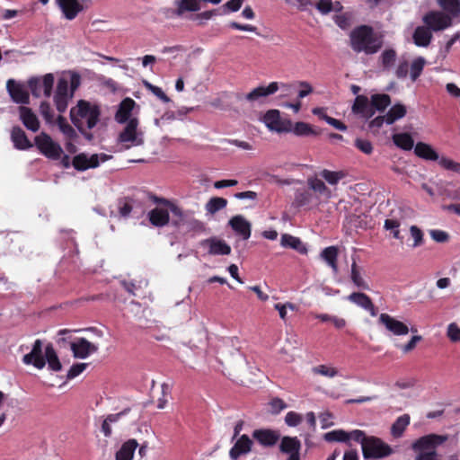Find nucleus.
Returning <instances> with one entry per match:
<instances>
[{
  "mask_svg": "<svg viewBox=\"0 0 460 460\" xmlns=\"http://www.w3.org/2000/svg\"><path fill=\"white\" fill-rule=\"evenodd\" d=\"M383 44V35L370 25L357 26L349 33V46L358 54L374 55L382 49Z\"/></svg>",
  "mask_w": 460,
  "mask_h": 460,
  "instance_id": "obj_1",
  "label": "nucleus"
},
{
  "mask_svg": "<svg viewBox=\"0 0 460 460\" xmlns=\"http://www.w3.org/2000/svg\"><path fill=\"white\" fill-rule=\"evenodd\" d=\"M100 115L101 111L97 105L84 100H80L77 105L70 110V118L73 124L89 141L93 139V136L86 129H92L97 125Z\"/></svg>",
  "mask_w": 460,
  "mask_h": 460,
  "instance_id": "obj_2",
  "label": "nucleus"
},
{
  "mask_svg": "<svg viewBox=\"0 0 460 460\" xmlns=\"http://www.w3.org/2000/svg\"><path fill=\"white\" fill-rule=\"evenodd\" d=\"M81 84V77L77 74H72L70 78L61 77L58 81L57 89L54 94V102L57 110L63 113L68 106L75 91Z\"/></svg>",
  "mask_w": 460,
  "mask_h": 460,
  "instance_id": "obj_3",
  "label": "nucleus"
},
{
  "mask_svg": "<svg viewBox=\"0 0 460 460\" xmlns=\"http://www.w3.org/2000/svg\"><path fill=\"white\" fill-rule=\"evenodd\" d=\"M125 124L126 126L118 137V141L125 144V149L142 146L145 142L144 132L138 128V119L132 118Z\"/></svg>",
  "mask_w": 460,
  "mask_h": 460,
  "instance_id": "obj_4",
  "label": "nucleus"
},
{
  "mask_svg": "<svg viewBox=\"0 0 460 460\" xmlns=\"http://www.w3.org/2000/svg\"><path fill=\"white\" fill-rule=\"evenodd\" d=\"M362 453L365 459H379L392 455L393 449L380 438L368 437L363 445Z\"/></svg>",
  "mask_w": 460,
  "mask_h": 460,
  "instance_id": "obj_5",
  "label": "nucleus"
},
{
  "mask_svg": "<svg viewBox=\"0 0 460 460\" xmlns=\"http://www.w3.org/2000/svg\"><path fill=\"white\" fill-rule=\"evenodd\" d=\"M34 143L39 151L49 159L58 160L63 153L60 145L55 142L50 136L45 132H41L36 136Z\"/></svg>",
  "mask_w": 460,
  "mask_h": 460,
  "instance_id": "obj_6",
  "label": "nucleus"
},
{
  "mask_svg": "<svg viewBox=\"0 0 460 460\" xmlns=\"http://www.w3.org/2000/svg\"><path fill=\"white\" fill-rule=\"evenodd\" d=\"M154 200L155 203L163 205L170 210V212L172 215V224L175 227L183 226L186 224V221H188V219L190 217V216L194 215L193 211L183 210L175 203L164 198L155 197Z\"/></svg>",
  "mask_w": 460,
  "mask_h": 460,
  "instance_id": "obj_7",
  "label": "nucleus"
},
{
  "mask_svg": "<svg viewBox=\"0 0 460 460\" xmlns=\"http://www.w3.org/2000/svg\"><path fill=\"white\" fill-rule=\"evenodd\" d=\"M54 84V75L52 74H46L42 77H32L28 81V85L31 94L35 97L44 95L50 97Z\"/></svg>",
  "mask_w": 460,
  "mask_h": 460,
  "instance_id": "obj_8",
  "label": "nucleus"
},
{
  "mask_svg": "<svg viewBox=\"0 0 460 460\" xmlns=\"http://www.w3.org/2000/svg\"><path fill=\"white\" fill-rule=\"evenodd\" d=\"M422 22L432 31H441L453 25L449 15L442 11H429L423 17Z\"/></svg>",
  "mask_w": 460,
  "mask_h": 460,
  "instance_id": "obj_9",
  "label": "nucleus"
},
{
  "mask_svg": "<svg viewBox=\"0 0 460 460\" xmlns=\"http://www.w3.org/2000/svg\"><path fill=\"white\" fill-rule=\"evenodd\" d=\"M292 85L286 83L271 82L268 86H258L245 95V100L254 102L261 98L274 94L279 90L289 91Z\"/></svg>",
  "mask_w": 460,
  "mask_h": 460,
  "instance_id": "obj_10",
  "label": "nucleus"
},
{
  "mask_svg": "<svg viewBox=\"0 0 460 460\" xmlns=\"http://www.w3.org/2000/svg\"><path fill=\"white\" fill-rule=\"evenodd\" d=\"M262 121L270 131L289 133L290 119H281L280 112L278 110L268 111L263 116Z\"/></svg>",
  "mask_w": 460,
  "mask_h": 460,
  "instance_id": "obj_11",
  "label": "nucleus"
},
{
  "mask_svg": "<svg viewBox=\"0 0 460 460\" xmlns=\"http://www.w3.org/2000/svg\"><path fill=\"white\" fill-rule=\"evenodd\" d=\"M111 157V155H108L106 154H94L92 155H88L84 153H81L74 157L73 166L77 171H85L90 168L98 167L101 163L106 162Z\"/></svg>",
  "mask_w": 460,
  "mask_h": 460,
  "instance_id": "obj_12",
  "label": "nucleus"
},
{
  "mask_svg": "<svg viewBox=\"0 0 460 460\" xmlns=\"http://www.w3.org/2000/svg\"><path fill=\"white\" fill-rule=\"evenodd\" d=\"M301 441L297 437L284 436L280 439L279 451L288 456L287 460H301Z\"/></svg>",
  "mask_w": 460,
  "mask_h": 460,
  "instance_id": "obj_13",
  "label": "nucleus"
},
{
  "mask_svg": "<svg viewBox=\"0 0 460 460\" xmlns=\"http://www.w3.org/2000/svg\"><path fill=\"white\" fill-rule=\"evenodd\" d=\"M117 207L119 217L123 218H128L132 213L137 214V217L144 214L141 202L129 197L119 199Z\"/></svg>",
  "mask_w": 460,
  "mask_h": 460,
  "instance_id": "obj_14",
  "label": "nucleus"
},
{
  "mask_svg": "<svg viewBox=\"0 0 460 460\" xmlns=\"http://www.w3.org/2000/svg\"><path fill=\"white\" fill-rule=\"evenodd\" d=\"M199 245L208 249L210 255H229L231 253L230 245L224 240L213 236L199 242Z\"/></svg>",
  "mask_w": 460,
  "mask_h": 460,
  "instance_id": "obj_15",
  "label": "nucleus"
},
{
  "mask_svg": "<svg viewBox=\"0 0 460 460\" xmlns=\"http://www.w3.org/2000/svg\"><path fill=\"white\" fill-rule=\"evenodd\" d=\"M42 341L36 340L33 343L31 351L25 354L22 358V362L25 365H32L38 369H42L46 365L45 354L42 352Z\"/></svg>",
  "mask_w": 460,
  "mask_h": 460,
  "instance_id": "obj_16",
  "label": "nucleus"
},
{
  "mask_svg": "<svg viewBox=\"0 0 460 460\" xmlns=\"http://www.w3.org/2000/svg\"><path fill=\"white\" fill-rule=\"evenodd\" d=\"M252 438L264 447H274L280 439V433L277 429H258L252 432Z\"/></svg>",
  "mask_w": 460,
  "mask_h": 460,
  "instance_id": "obj_17",
  "label": "nucleus"
},
{
  "mask_svg": "<svg viewBox=\"0 0 460 460\" xmlns=\"http://www.w3.org/2000/svg\"><path fill=\"white\" fill-rule=\"evenodd\" d=\"M70 349L73 352V356L76 358H86L99 349L97 345L90 342L85 338H79L75 341L71 342Z\"/></svg>",
  "mask_w": 460,
  "mask_h": 460,
  "instance_id": "obj_18",
  "label": "nucleus"
},
{
  "mask_svg": "<svg viewBox=\"0 0 460 460\" xmlns=\"http://www.w3.org/2000/svg\"><path fill=\"white\" fill-rule=\"evenodd\" d=\"M379 323L394 335H406L409 332V328L406 324L396 320L388 314H381L379 316Z\"/></svg>",
  "mask_w": 460,
  "mask_h": 460,
  "instance_id": "obj_19",
  "label": "nucleus"
},
{
  "mask_svg": "<svg viewBox=\"0 0 460 460\" xmlns=\"http://www.w3.org/2000/svg\"><path fill=\"white\" fill-rule=\"evenodd\" d=\"M347 299L358 307L368 312L371 316L375 317L377 315V309L375 306L372 299L367 294L362 292H353L347 297Z\"/></svg>",
  "mask_w": 460,
  "mask_h": 460,
  "instance_id": "obj_20",
  "label": "nucleus"
},
{
  "mask_svg": "<svg viewBox=\"0 0 460 460\" xmlns=\"http://www.w3.org/2000/svg\"><path fill=\"white\" fill-rule=\"evenodd\" d=\"M234 233L243 240H248L252 233L251 223L242 215L234 216L228 222Z\"/></svg>",
  "mask_w": 460,
  "mask_h": 460,
  "instance_id": "obj_21",
  "label": "nucleus"
},
{
  "mask_svg": "<svg viewBox=\"0 0 460 460\" xmlns=\"http://www.w3.org/2000/svg\"><path fill=\"white\" fill-rule=\"evenodd\" d=\"M252 440L245 434L239 437L234 445L229 451V456L232 460H237L241 456L251 452Z\"/></svg>",
  "mask_w": 460,
  "mask_h": 460,
  "instance_id": "obj_22",
  "label": "nucleus"
},
{
  "mask_svg": "<svg viewBox=\"0 0 460 460\" xmlns=\"http://www.w3.org/2000/svg\"><path fill=\"white\" fill-rule=\"evenodd\" d=\"M7 91L16 103H29V93L23 85L17 84L14 80L9 79L6 84Z\"/></svg>",
  "mask_w": 460,
  "mask_h": 460,
  "instance_id": "obj_23",
  "label": "nucleus"
},
{
  "mask_svg": "<svg viewBox=\"0 0 460 460\" xmlns=\"http://www.w3.org/2000/svg\"><path fill=\"white\" fill-rule=\"evenodd\" d=\"M352 112L362 118L369 119L375 114L372 109L371 102L366 95H358L352 105Z\"/></svg>",
  "mask_w": 460,
  "mask_h": 460,
  "instance_id": "obj_24",
  "label": "nucleus"
},
{
  "mask_svg": "<svg viewBox=\"0 0 460 460\" xmlns=\"http://www.w3.org/2000/svg\"><path fill=\"white\" fill-rule=\"evenodd\" d=\"M136 105V102L131 98H125L119 104L118 110L115 113V120L119 124L127 123L133 117L132 111Z\"/></svg>",
  "mask_w": 460,
  "mask_h": 460,
  "instance_id": "obj_25",
  "label": "nucleus"
},
{
  "mask_svg": "<svg viewBox=\"0 0 460 460\" xmlns=\"http://www.w3.org/2000/svg\"><path fill=\"white\" fill-rule=\"evenodd\" d=\"M11 140L13 146L18 150H28L32 147V144L28 139L25 132L19 126L12 128Z\"/></svg>",
  "mask_w": 460,
  "mask_h": 460,
  "instance_id": "obj_26",
  "label": "nucleus"
},
{
  "mask_svg": "<svg viewBox=\"0 0 460 460\" xmlns=\"http://www.w3.org/2000/svg\"><path fill=\"white\" fill-rule=\"evenodd\" d=\"M432 38V31L427 25L418 26L412 34L413 43L416 46L422 48L428 47L430 44Z\"/></svg>",
  "mask_w": 460,
  "mask_h": 460,
  "instance_id": "obj_27",
  "label": "nucleus"
},
{
  "mask_svg": "<svg viewBox=\"0 0 460 460\" xmlns=\"http://www.w3.org/2000/svg\"><path fill=\"white\" fill-rule=\"evenodd\" d=\"M58 5L67 20H74L83 11L78 0H58Z\"/></svg>",
  "mask_w": 460,
  "mask_h": 460,
  "instance_id": "obj_28",
  "label": "nucleus"
},
{
  "mask_svg": "<svg viewBox=\"0 0 460 460\" xmlns=\"http://www.w3.org/2000/svg\"><path fill=\"white\" fill-rule=\"evenodd\" d=\"M169 211L167 208H155L148 212L149 222L156 227H163L168 225L170 221Z\"/></svg>",
  "mask_w": 460,
  "mask_h": 460,
  "instance_id": "obj_29",
  "label": "nucleus"
},
{
  "mask_svg": "<svg viewBox=\"0 0 460 460\" xmlns=\"http://www.w3.org/2000/svg\"><path fill=\"white\" fill-rule=\"evenodd\" d=\"M20 119L23 125L32 132H37L40 128V122L32 111L25 106L19 107Z\"/></svg>",
  "mask_w": 460,
  "mask_h": 460,
  "instance_id": "obj_30",
  "label": "nucleus"
},
{
  "mask_svg": "<svg viewBox=\"0 0 460 460\" xmlns=\"http://www.w3.org/2000/svg\"><path fill=\"white\" fill-rule=\"evenodd\" d=\"M138 447V443L136 439L131 438L124 442L121 447L117 451L115 459L116 460H132L135 450Z\"/></svg>",
  "mask_w": 460,
  "mask_h": 460,
  "instance_id": "obj_31",
  "label": "nucleus"
},
{
  "mask_svg": "<svg viewBox=\"0 0 460 460\" xmlns=\"http://www.w3.org/2000/svg\"><path fill=\"white\" fill-rule=\"evenodd\" d=\"M438 4L451 21L460 16V0H437Z\"/></svg>",
  "mask_w": 460,
  "mask_h": 460,
  "instance_id": "obj_32",
  "label": "nucleus"
},
{
  "mask_svg": "<svg viewBox=\"0 0 460 460\" xmlns=\"http://www.w3.org/2000/svg\"><path fill=\"white\" fill-rule=\"evenodd\" d=\"M280 243L283 247L291 248L301 254L307 253L306 246L302 243L300 238L293 236L288 234H284L281 235Z\"/></svg>",
  "mask_w": 460,
  "mask_h": 460,
  "instance_id": "obj_33",
  "label": "nucleus"
},
{
  "mask_svg": "<svg viewBox=\"0 0 460 460\" xmlns=\"http://www.w3.org/2000/svg\"><path fill=\"white\" fill-rule=\"evenodd\" d=\"M414 153L417 156L428 161H437L439 158L436 150L431 146L423 142L416 144Z\"/></svg>",
  "mask_w": 460,
  "mask_h": 460,
  "instance_id": "obj_34",
  "label": "nucleus"
},
{
  "mask_svg": "<svg viewBox=\"0 0 460 460\" xmlns=\"http://www.w3.org/2000/svg\"><path fill=\"white\" fill-rule=\"evenodd\" d=\"M297 137L317 136L319 132L315 130L310 124L303 121L293 123L290 120V130Z\"/></svg>",
  "mask_w": 460,
  "mask_h": 460,
  "instance_id": "obj_35",
  "label": "nucleus"
},
{
  "mask_svg": "<svg viewBox=\"0 0 460 460\" xmlns=\"http://www.w3.org/2000/svg\"><path fill=\"white\" fill-rule=\"evenodd\" d=\"M307 185L310 190L325 199H330L332 197L331 190L326 186L323 181L317 177H309L307 179Z\"/></svg>",
  "mask_w": 460,
  "mask_h": 460,
  "instance_id": "obj_36",
  "label": "nucleus"
},
{
  "mask_svg": "<svg viewBox=\"0 0 460 460\" xmlns=\"http://www.w3.org/2000/svg\"><path fill=\"white\" fill-rule=\"evenodd\" d=\"M320 256L332 268L334 273L338 272V248L336 246L324 248Z\"/></svg>",
  "mask_w": 460,
  "mask_h": 460,
  "instance_id": "obj_37",
  "label": "nucleus"
},
{
  "mask_svg": "<svg viewBox=\"0 0 460 460\" xmlns=\"http://www.w3.org/2000/svg\"><path fill=\"white\" fill-rule=\"evenodd\" d=\"M45 359L50 370L58 372L62 369V365L52 344H49L45 348Z\"/></svg>",
  "mask_w": 460,
  "mask_h": 460,
  "instance_id": "obj_38",
  "label": "nucleus"
},
{
  "mask_svg": "<svg viewBox=\"0 0 460 460\" xmlns=\"http://www.w3.org/2000/svg\"><path fill=\"white\" fill-rule=\"evenodd\" d=\"M410 415L403 414L398 417L391 427V434L394 438H399L410 424Z\"/></svg>",
  "mask_w": 460,
  "mask_h": 460,
  "instance_id": "obj_39",
  "label": "nucleus"
},
{
  "mask_svg": "<svg viewBox=\"0 0 460 460\" xmlns=\"http://www.w3.org/2000/svg\"><path fill=\"white\" fill-rule=\"evenodd\" d=\"M397 58L396 51L394 49H385L379 56V62L384 70H391L394 66Z\"/></svg>",
  "mask_w": 460,
  "mask_h": 460,
  "instance_id": "obj_40",
  "label": "nucleus"
},
{
  "mask_svg": "<svg viewBox=\"0 0 460 460\" xmlns=\"http://www.w3.org/2000/svg\"><path fill=\"white\" fill-rule=\"evenodd\" d=\"M371 106L372 109L376 111H384L390 104L391 98L388 94L381 93V94H373L371 96Z\"/></svg>",
  "mask_w": 460,
  "mask_h": 460,
  "instance_id": "obj_41",
  "label": "nucleus"
},
{
  "mask_svg": "<svg viewBox=\"0 0 460 460\" xmlns=\"http://www.w3.org/2000/svg\"><path fill=\"white\" fill-rule=\"evenodd\" d=\"M406 115V107L401 103L394 104L386 113V124L391 125Z\"/></svg>",
  "mask_w": 460,
  "mask_h": 460,
  "instance_id": "obj_42",
  "label": "nucleus"
},
{
  "mask_svg": "<svg viewBox=\"0 0 460 460\" xmlns=\"http://www.w3.org/2000/svg\"><path fill=\"white\" fill-rule=\"evenodd\" d=\"M394 143L400 148L409 151L414 146L411 136L408 133H398L393 136Z\"/></svg>",
  "mask_w": 460,
  "mask_h": 460,
  "instance_id": "obj_43",
  "label": "nucleus"
},
{
  "mask_svg": "<svg viewBox=\"0 0 460 460\" xmlns=\"http://www.w3.org/2000/svg\"><path fill=\"white\" fill-rule=\"evenodd\" d=\"M350 279L353 284L359 289L369 290V285L361 276V273L355 261L351 264Z\"/></svg>",
  "mask_w": 460,
  "mask_h": 460,
  "instance_id": "obj_44",
  "label": "nucleus"
},
{
  "mask_svg": "<svg viewBox=\"0 0 460 460\" xmlns=\"http://www.w3.org/2000/svg\"><path fill=\"white\" fill-rule=\"evenodd\" d=\"M202 0H180L176 11L177 15H181L184 12H198L200 10V2Z\"/></svg>",
  "mask_w": 460,
  "mask_h": 460,
  "instance_id": "obj_45",
  "label": "nucleus"
},
{
  "mask_svg": "<svg viewBox=\"0 0 460 460\" xmlns=\"http://www.w3.org/2000/svg\"><path fill=\"white\" fill-rule=\"evenodd\" d=\"M226 205L227 200L225 198L213 197L206 203L205 208L208 214L214 215L225 208Z\"/></svg>",
  "mask_w": 460,
  "mask_h": 460,
  "instance_id": "obj_46",
  "label": "nucleus"
},
{
  "mask_svg": "<svg viewBox=\"0 0 460 460\" xmlns=\"http://www.w3.org/2000/svg\"><path fill=\"white\" fill-rule=\"evenodd\" d=\"M425 65L426 59L423 57H418L411 62L410 66V77L412 82H415L420 77Z\"/></svg>",
  "mask_w": 460,
  "mask_h": 460,
  "instance_id": "obj_47",
  "label": "nucleus"
},
{
  "mask_svg": "<svg viewBox=\"0 0 460 460\" xmlns=\"http://www.w3.org/2000/svg\"><path fill=\"white\" fill-rule=\"evenodd\" d=\"M57 124L58 126L59 130L64 134L66 139L74 140L77 137V134L74 128L68 124V122L63 116L59 115L58 117Z\"/></svg>",
  "mask_w": 460,
  "mask_h": 460,
  "instance_id": "obj_48",
  "label": "nucleus"
},
{
  "mask_svg": "<svg viewBox=\"0 0 460 460\" xmlns=\"http://www.w3.org/2000/svg\"><path fill=\"white\" fill-rule=\"evenodd\" d=\"M320 175L330 184L336 185L338 182L345 178L346 173L343 171H330L323 169Z\"/></svg>",
  "mask_w": 460,
  "mask_h": 460,
  "instance_id": "obj_49",
  "label": "nucleus"
},
{
  "mask_svg": "<svg viewBox=\"0 0 460 460\" xmlns=\"http://www.w3.org/2000/svg\"><path fill=\"white\" fill-rule=\"evenodd\" d=\"M323 438L327 442H342L349 444V437L347 431L343 429H335L323 435Z\"/></svg>",
  "mask_w": 460,
  "mask_h": 460,
  "instance_id": "obj_50",
  "label": "nucleus"
},
{
  "mask_svg": "<svg viewBox=\"0 0 460 460\" xmlns=\"http://www.w3.org/2000/svg\"><path fill=\"white\" fill-rule=\"evenodd\" d=\"M183 226H186L189 231H193L196 233H204L207 230L206 224L199 219H196L194 215L190 216Z\"/></svg>",
  "mask_w": 460,
  "mask_h": 460,
  "instance_id": "obj_51",
  "label": "nucleus"
},
{
  "mask_svg": "<svg viewBox=\"0 0 460 460\" xmlns=\"http://www.w3.org/2000/svg\"><path fill=\"white\" fill-rule=\"evenodd\" d=\"M143 84H144V86L146 87V90L151 92L154 95H155L163 102L167 103V102H169L171 101L170 98L164 93L162 88H160V87H158L156 85L152 84L148 81H144Z\"/></svg>",
  "mask_w": 460,
  "mask_h": 460,
  "instance_id": "obj_52",
  "label": "nucleus"
},
{
  "mask_svg": "<svg viewBox=\"0 0 460 460\" xmlns=\"http://www.w3.org/2000/svg\"><path fill=\"white\" fill-rule=\"evenodd\" d=\"M438 160L439 165L444 169L460 173V163L455 162L445 156H442Z\"/></svg>",
  "mask_w": 460,
  "mask_h": 460,
  "instance_id": "obj_53",
  "label": "nucleus"
},
{
  "mask_svg": "<svg viewBox=\"0 0 460 460\" xmlns=\"http://www.w3.org/2000/svg\"><path fill=\"white\" fill-rule=\"evenodd\" d=\"M244 0H229L221 6L222 13L237 12L241 9Z\"/></svg>",
  "mask_w": 460,
  "mask_h": 460,
  "instance_id": "obj_54",
  "label": "nucleus"
},
{
  "mask_svg": "<svg viewBox=\"0 0 460 460\" xmlns=\"http://www.w3.org/2000/svg\"><path fill=\"white\" fill-rule=\"evenodd\" d=\"M400 222L396 219H385L384 224V228L387 231H391L394 238L401 239L400 234Z\"/></svg>",
  "mask_w": 460,
  "mask_h": 460,
  "instance_id": "obj_55",
  "label": "nucleus"
},
{
  "mask_svg": "<svg viewBox=\"0 0 460 460\" xmlns=\"http://www.w3.org/2000/svg\"><path fill=\"white\" fill-rule=\"evenodd\" d=\"M347 435L349 437V444H347L348 446H351L350 440H354L358 443H360L362 448L364 443L367 442L368 438V437L366 436L365 432L360 429H354L350 432L347 431Z\"/></svg>",
  "mask_w": 460,
  "mask_h": 460,
  "instance_id": "obj_56",
  "label": "nucleus"
},
{
  "mask_svg": "<svg viewBox=\"0 0 460 460\" xmlns=\"http://www.w3.org/2000/svg\"><path fill=\"white\" fill-rule=\"evenodd\" d=\"M410 233L414 242L412 243V247L416 248L421 246L424 243V234L420 227L417 226H411L410 227Z\"/></svg>",
  "mask_w": 460,
  "mask_h": 460,
  "instance_id": "obj_57",
  "label": "nucleus"
},
{
  "mask_svg": "<svg viewBox=\"0 0 460 460\" xmlns=\"http://www.w3.org/2000/svg\"><path fill=\"white\" fill-rule=\"evenodd\" d=\"M410 65L406 59H400L394 70V75L398 79H404L409 73Z\"/></svg>",
  "mask_w": 460,
  "mask_h": 460,
  "instance_id": "obj_58",
  "label": "nucleus"
},
{
  "mask_svg": "<svg viewBox=\"0 0 460 460\" xmlns=\"http://www.w3.org/2000/svg\"><path fill=\"white\" fill-rule=\"evenodd\" d=\"M314 373L328 377H334L338 371L336 368L325 365H319L313 368Z\"/></svg>",
  "mask_w": 460,
  "mask_h": 460,
  "instance_id": "obj_59",
  "label": "nucleus"
},
{
  "mask_svg": "<svg viewBox=\"0 0 460 460\" xmlns=\"http://www.w3.org/2000/svg\"><path fill=\"white\" fill-rule=\"evenodd\" d=\"M302 415L296 411H288L285 416V423L288 427H296L302 422Z\"/></svg>",
  "mask_w": 460,
  "mask_h": 460,
  "instance_id": "obj_60",
  "label": "nucleus"
},
{
  "mask_svg": "<svg viewBox=\"0 0 460 460\" xmlns=\"http://www.w3.org/2000/svg\"><path fill=\"white\" fill-rule=\"evenodd\" d=\"M270 412L272 414H279L281 411L288 407V404L280 398L275 397L270 402Z\"/></svg>",
  "mask_w": 460,
  "mask_h": 460,
  "instance_id": "obj_61",
  "label": "nucleus"
},
{
  "mask_svg": "<svg viewBox=\"0 0 460 460\" xmlns=\"http://www.w3.org/2000/svg\"><path fill=\"white\" fill-rule=\"evenodd\" d=\"M355 146L366 155H370L373 152L372 143L367 139L357 138Z\"/></svg>",
  "mask_w": 460,
  "mask_h": 460,
  "instance_id": "obj_62",
  "label": "nucleus"
},
{
  "mask_svg": "<svg viewBox=\"0 0 460 460\" xmlns=\"http://www.w3.org/2000/svg\"><path fill=\"white\" fill-rule=\"evenodd\" d=\"M87 366H88V364H86V363L74 364L68 370L66 378L70 380V379L76 377L77 376H79L81 373H83L86 369Z\"/></svg>",
  "mask_w": 460,
  "mask_h": 460,
  "instance_id": "obj_63",
  "label": "nucleus"
},
{
  "mask_svg": "<svg viewBox=\"0 0 460 460\" xmlns=\"http://www.w3.org/2000/svg\"><path fill=\"white\" fill-rule=\"evenodd\" d=\"M447 336L454 342L460 341V328L456 323H452L448 325Z\"/></svg>",
  "mask_w": 460,
  "mask_h": 460,
  "instance_id": "obj_64",
  "label": "nucleus"
}]
</instances>
